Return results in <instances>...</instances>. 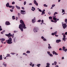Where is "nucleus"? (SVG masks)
Listing matches in <instances>:
<instances>
[{"mask_svg": "<svg viewBox=\"0 0 67 67\" xmlns=\"http://www.w3.org/2000/svg\"><path fill=\"white\" fill-rule=\"evenodd\" d=\"M20 23L21 24L19 25V28L20 29L22 32L23 31V29H26L25 26V25L24 24V21L22 20H21L20 21Z\"/></svg>", "mask_w": 67, "mask_h": 67, "instance_id": "nucleus-1", "label": "nucleus"}, {"mask_svg": "<svg viewBox=\"0 0 67 67\" xmlns=\"http://www.w3.org/2000/svg\"><path fill=\"white\" fill-rule=\"evenodd\" d=\"M7 43L9 44H10L12 43V38L11 37H10L9 39L8 40Z\"/></svg>", "mask_w": 67, "mask_h": 67, "instance_id": "nucleus-2", "label": "nucleus"}, {"mask_svg": "<svg viewBox=\"0 0 67 67\" xmlns=\"http://www.w3.org/2000/svg\"><path fill=\"white\" fill-rule=\"evenodd\" d=\"M62 25L63 26V27L64 29H65L66 27H67V25L66 24H64V23L62 22Z\"/></svg>", "mask_w": 67, "mask_h": 67, "instance_id": "nucleus-3", "label": "nucleus"}, {"mask_svg": "<svg viewBox=\"0 0 67 67\" xmlns=\"http://www.w3.org/2000/svg\"><path fill=\"white\" fill-rule=\"evenodd\" d=\"M38 30V28L37 27H35L33 30V31L34 32H37V30Z\"/></svg>", "mask_w": 67, "mask_h": 67, "instance_id": "nucleus-4", "label": "nucleus"}, {"mask_svg": "<svg viewBox=\"0 0 67 67\" xmlns=\"http://www.w3.org/2000/svg\"><path fill=\"white\" fill-rule=\"evenodd\" d=\"M5 36L8 37V38L10 37H12V34H11V33H9L8 34H5Z\"/></svg>", "mask_w": 67, "mask_h": 67, "instance_id": "nucleus-5", "label": "nucleus"}, {"mask_svg": "<svg viewBox=\"0 0 67 67\" xmlns=\"http://www.w3.org/2000/svg\"><path fill=\"white\" fill-rule=\"evenodd\" d=\"M5 24L6 25H10V23L8 21H6L5 22Z\"/></svg>", "mask_w": 67, "mask_h": 67, "instance_id": "nucleus-6", "label": "nucleus"}, {"mask_svg": "<svg viewBox=\"0 0 67 67\" xmlns=\"http://www.w3.org/2000/svg\"><path fill=\"white\" fill-rule=\"evenodd\" d=\"M32 23H34L36 22V21H35V17L34 19H32Z\"/></svg>", "mask_w": 67, "mask_h": 67, "instance_id": "nucleus-7", "label": "nucleus"}, {"mask_svg": "<svg viewBox=\"0 0 67 67\" xmlns=\"http://www.w3.org/2000/svg\"><path fill=\"white\" fill-rule=\"evenodd\" d=\"M34 4H35L37 6V5H38V3H37V2H36V0H34Z\"/></svg>", "mask_w": 67, "mask_h": 67, "instance_id": "nucleus-8", "label": "nucleus"}, {"mask_svg": "<svg viewBox=\"0 0 67 67\" xmlns=\"http://www.w3.org/2000/svg\"><path fill=\"white\" fill-rule=\"evenodd\" d=\"M53 55H54V54H55L56 55H58V54L56 52H55V51H53Z\"/></svg>", "mask_w": 67, "mask_h": 67, "instance_id": "nucleus-9", "label": "nucleus"}, {"mask_svg": "<svg viewBox=\"0 0 67 67\" xmlns=\"http://www.w3.org/2000/svg\"><path fill=\"white\" fill-rule=\"evenodd\" d=\"M60 42H61L60 40H56V42L57 43H59Z\"/></svg>", "mask_w": 67, "mask_h": 67, "instance_id": "nucleus-10", "label": "nucleus"}, {"mask_svg": "<svg viewBox=\"0 0 67 67\" xmlns=\"http://www.w3.org/2000/svg\"><path fill=\"white\" fill-rule=\"evenodd\" d=\"M47 65L46 66V67H50V66H50V64L49 63H47Z\"/></svg>", "mask_w": 67, "mask_h": 67, "instance_id": "nucleus-11", "label": "nucleus"}, {"mask_svg": "<svg viewBox=\"0 0 67 67\" xmlns=\"http://www.w3.org/2000/svg\"><path fill=\"white\" fill-rule=\"evenodd\" d=\"M9 5H9V3L8 2L7 3L6 5L7 7H9Z\"/></svg>", "mask_w": 67, "mask_h": 67, "instance_id": "nucleus-12", "label": "nucleus"}, {"mask_svg": "<svg viewBox=\"0 0 67 67\" xmlns=\"http://www.w3.org/2000/svg\"><path fill=\"white\" fill-rule=\"evenodd\" d=\"M2 65H3L4 67H6V66H7V64L5 63V62H4Z\"/></svg>", "mask_w": 67, "mask_h": 67, "instance_id": "nucleus-13", "label": "nucleus"}, {"mask_svg": "<svg viewBox=\"0 0 67 67\" xmlns=\"http://www.w3.org/2000/svg\"><path fill=\"white\" fill-rule=\"evenodd\" d=\"M31 10H32V11H34L35 10V8L34 7H32Z\"/></svg>", "mask_w": 67, "mask_h": 67, "instance_id": "nucleus-14", "label": "nucleus"}, {"mask_svg": "<svg viewBox=\"0 0 67 67\" xmlns=\"http://www.w3.org/2000/svg\"><path fill=\"white\" fill-rule=\"evenodd\" d=\"M16 7L18 9H20V7L16 5Z\"/></svg>", "mask_w": 67, "mask_h": 67, "instance_id": "nucleus-15", "label": "nucleus"}, {"mask_svg": "<svg viewBox=\"0 0 67 67\" xmlns=\"http://www.w3.org/2000/svg\"><path fill=\"white\" fill-rule=\"evenodd\" d=\"M62 48H63L62 50L63 51H65V48H66V47H65L64 46Z\"/></svg>", "mask_w": 67, "mask_h": 67, "instance_id": "nucleus-16", "label": "nucleus"}, {"mask_svg": "<svg viewBox=\"0 0 67 67\" xmlns=\"http://www.w3.org/2000/svg\"><path fill=\"white\" fill-rule=\"evenodd\" d=\"M6 57H11V56L10 55V54H7V55L6 56Z\"/></svg>", "mask_w": 67, "mask_h": 67, "instance_id": "nucleus-17", "label": "nucleus"}, {"mask_svg": "<svg viewBox=\"0 0 67 67\" xmlns=\"http://www.w3.org/2000/svg\"><path fill=\"white\" fill-rule=\"evenodd\" d=\"M45 13V12H44L43 11H42V13L41 14V15H43V14H44Z\"/></svg>", "mask_w": 67, "mask_h": 67, "instance_id": "nucleus-18", "label": "nucleus"}, {"mask_svg": "<svg viewBox=\"0 0 67 67\" xmlns=\"http://www.w3.org/2000/svg\"><path fill=\"white\" fill-rule=\"evenodd\" d=\"M2 55H1L0 56V60H2Z\"/></svg>", "mask_w": 67, "mask_h": 67, "instance_id": "nucleus-19", "label": "nucleus"}, {"mask_svg": "<svg viewBox=\"0 0 67 67\" xmlns=\"http://www.w3.org/2000/svg\"><path fill=\"white\" fill-rule=\"evenodd\" d=\"M15 16H12V18L13 20H15Z\"/></svg>", "mask_w": 67, "mask_h": 67, "instance_id": "nucleus-20", "label": "nucleus"}, {"mask_svg": "<svg viewBox=\"0 0 67 67\" xmlns=\"http://www.w3.org/2000/svg\"><path fill=\"white\" fill-rule=\"evenodd\" d=\"M63 40L64 41H66V38H63Z\"/></svg>", "mask_w": 67, "mask_h": 67, "instance_id": "nucleus-21", "label": "nucleus"}, {"mask_svg": "<svg viewBox=\"0 0 67 67\" xmlns=\"http://www.w3.org/2000/svg\"><path fill=\"white\" fill-rule=\"evenodd\" d=\"M58 14V13H57V12H55L54 13L53 15H56V14Z\"/></svg>", "mask_w": 67, "mask_h": 67, "instance_id": "nucleus-22", "label": "nucleus"}, {"mask_svg": "<svg viewBox=\"0 0 67 67\" xmlns=\"http://www.w3.org/2000/svg\"><path fill=\"white\" fill-rule=\"evenodd\" d=\"M2 41H5V39L3 38H2L1 39V40Z\"/></svg>", "mask_w": 67, "mask_h": 67, "instance_id": "nucleus-23", "label": "nucleus"}, {"mask_svg": "<svg viewBox=\"0 0 67 67\" xmlns=\"http://www.w3.org/2000/svg\"><path fill=\"white\" fill-rule=\"evenodd\" d=\"M49 20H52V17L50 16L49 17Z\"/></svg>", "mask_w": 67, "mask_h": 67, "instance_id": "nucleus-24", "label": "nucleus"}, {"mask_svg": "<svg viewBox=\"0 0 67 67\" xmlns=\"http://www.w3.org/2000/svg\"><path fill=\"white\" fill-rule=\"evenodd\" d=\"M54 65H55V66H56V65H57V62H54Z\"/></svg>", "mask_w": 67, "mask_h": 67, "instance_id": "nucleus-25", "label": "nucleus"}, {"mask_svg": "<svg viewBox=\"0 0 67 67\" xmlns=\"http://www.w3.org/2000/svg\"><path fill=\"white\" fill-rule=\"evenodd\" d=\"M4 32H5V30H4L2 31V32H1V34H3Z\"/></svg>", "mask_w": 67, "mask_h": 67, "instance_id": "nucleus-26", "label": "nucleus"}, {"mask_svg": "<svg viewBox=\"0 0 67 67\" xmlns=\"http://www.w3.org/2000/svg\"><path fill=\"white\" fill-rule=\"evenodd\" d=\"M21 12H25V10H21L20 11Z\"/></svg>", "mask_w": 67, "mask_h": 67, "instance_id": "nucleus-27", "label": "nucleus"}, {"mask_svg": "<svg viewBox=\"0 0 67 67\" xmlns=\"http://www.w3.org/2000/svg\"><path fill=\"white\" fill-rule=\"evenodd\" d=\"M37 67H40V66H41V64H38L37 65Z\"/></svg>", "mask_w": 67, "mask_h": 67, "instance_id": "nucleus-28", "label": "nucleus"}, {"mask_svg": "<svg viewBox=\"0 0 67 67\" xmlns=\"http://www.w3.org/2000/svg\"><path fill=\"white\" fill-rule=\"evenodd\" d=\"M13 41H14V43H15V38L14 39V40H13Z\"/></svg>", "mask_w": 67, "mask_h": 67, "instance_id": "nucleus-29", "label": "nucleus"}, {"mask_svg": "<svg viewBox=\"0 0 67 67\" xmlns=\"http://www.w3.org/2000/svg\"><path fill=\"white\" fill-rule=\"evenodd\" d=\"M63 38H66V35H65V34H63Z\"/></svg>", "mask_w": 67, "mask_h": 67, "instance_id": "nucleus-30", "label": "nucleus"}, {"mask_svg": "<svg viewBox=\"0 0 67 67\" xmlns=\"http://www.w3.org/2000/svg\"><path fill=\"white\" fill-rule=\"evenodd\" d=\"M48 48L49 49H51V48H52V47L51 46H49L48 47Z\"/></svg>", "mask_w": 67, "mask_h": 67, "instance_id": "nucleus-31", "label": "nucleus"}, {"mask_svg": "<svg viewBox=\"0 0 67 67\" xmlns=\"http://www.w3.org/2000/svg\"><path fill=\"white\" fill-rule=\"evenodd\" d=\"M44 7H47V5H46V4H44L43 5Z\"/></svg>", "mask_w": 67, "mask_h": 67, "instance_id": "nucleus-32", "label": "nucleus"}, {"mask_svg": "<svg viewBox=\"0 0 67 67\" xmlns=\"http://www.w3.org/2000/svg\"><path fill=\"white\" fill-rule=\"evenodd\" d=\"M20 13H21V14H25V13H22V12H21Z\"/></svg>", "mask_w": 67, "mask_h": 67, "instance_id": "nucleus-33", "label": "nucleus"}, {"mask_svg": "<svg viewBox=\"0 0 67 67\" xmlns=\"http://www.w3.org/2000/svg\"><path fill=\"white\" fill-rule=\"evenodd\" d=\"M43 41H47V40H46V39L44 38L43 39Z\"/></svg>", "mask_w": 67, "mask_h": 67, "instance_id": "nucleus-34", "label": "nucleus"}, {"mask_svg": "<svg viewBox=\"0 0 67 67\" xmlns=\"http://www.w3.org/2000/svg\"><path fill=\"white\" fill-rule=\"evenodd\" d=\"M14 6H13L12 7V10H13V9H14Z\"/></svg>", "mask_w": 67, "mask_h": 67, "instance_id": "nucleus-35", "label": "nucleus"}, {"mask_svg": "<svg viewBox=\"0 0 67 67\" xmlns=\"http://www.w3.org/2000/svg\"><path fill=\"white\" fill-rule=\"evenodd\" d=\"M57 32L55 31V32L54 33V35H56V34H57Z\"/></svg>", "mask_w": 67, "mask_h": 67, "instance_id": "nucleus-36", "label": "nucleus"}, {"mask_svg": "<svg viewBox=\"0 0 67 67\" xmlns=\"http://www.w3.org/2000/svg\"><path fill=\"white\" fill-rule=\"evenodd\" d=\"M2 29H1V26H0V31H2Z\"/></svg>", "mask_w": 67, "mask_h": 67, "instance_id": "nucleus-37", "label": "nucleus"}, {"mask_svg": "<svg viewBox=\"0 0 67 67\" xmlns=\"http://www.w3.org/2000/svg\"><path fill=\"white\" fill-rule=\"evenodd\" d=\"M30 53V51H27L26 52V53Z\"/></svg>", "mask_w": 67, "mask_h": 67, "instance_id": "nucleus-38", "label": "nucleus"}, {"mask_svg": "<svg viewBox=\"0 0 67 67\" xmlns=\"http://www.w3.org/2000/svg\"><path fill=\"white\" fill-rule=\"evenodd\" d=\"M48 14L49 15H51V12H49L48 13Z\"/></svg>", "mask_w": 67, "mask_h": 67, "instance_id": "nucleus-39", "label": "nucleus"}, {"mask_svg": "<svg viewBox=\"0 0 67 67\" xmlns=\"http://www.w3.org/2000/svg\"><path fill=\"white\" fill-rule=\"evenodd\" d=\"M13 7V6H10V5H9V6L8 7L9 8H12V7Z\"/></svg>", "mask_w": 67, "mask_h": 67, "instance_id": "nucleus-40", "label": "nucleus"}, {"mask_svg": "<svg viewBox=\"0 0 67 67\" xmlns=\"http://www.w3.org/2000/svg\"><path fill=\"white\" fill-rule=\"evenodd\" d=\"M49 55H50V56H51V57H53V55L51 54H50Z\"/></svg>", "mask_w": 67, "mask_h": 67, "instance_id": "nucleus-41", "label": "nucleus"}, {"mask_svg": "<svg viewBox=\"0 0 67 67\" xmlns=\"http://www.w3.org/2000/svg\"><path fill=\"white\" fill-rule=\"evenodd\" d=\"M10 54H12V55H14V54H15V53H11Z\"/></svg>", "mask_w": 67, "mask_h": 67, "instance_id": "nucleus-42", "label": "nucleus"}, {"mask_svg": "<svg viewBox=\"0 0 67 67\" xmlns=\"http://www.w3.org/2000/svg\"><path fill=\"white\" fill-rule=\"evenodd\" d=\"M41 20H39L37 21V22H41Z\"/></svg>", "mask_w": 67, "mask_h": 67, "instance_id": "nucleus-43", "label": "nucleus"}, {"mask_svg": "<svg viewBox=\"0 0 67 67\" xmlns=\"http://www.w3.org/2000/svg\"><path fill=\"white\" fill-rule=\"evenodd\" d=\"M26 1H25L24 2V5H25V4H26Z\"/></svg>", "mask_w": 67, "mask_h": 67, "instance_id": "nucleus-44", "label": "nucleus"}, {"mask_svg": "<svg viewBox=\"0 0 67 67\" xmlns=\"http://www.w3.org/2000/svg\"><path fill=\"white\" fill-rule=\"evenodd\" d=\"M15 4V2H13L12 3V4Z\"/></svg>", "mask_w": 67, "mask_h": 67, "instance_id": "nucleus-45", "label": "nucleus"}, {"mask_svg": "<svg viewBox=\"0 0 67 67\" xmlns=\"http://www.w3.org/2000/svg\"><path fill=\"white\" fill-rule=\"evenodd\" d=\"M56 16H53V19H54V18H56Z\"/></svg>", "mask_w": 67, "mask_h": 67, "instance_id": "nucleus-46", "label": "nucleus"}, {"mask_svg": "<svg viewBox=\"0 0 67 67\" xmlns=\"http://www.w3.org/2000/svg\"><path fill=\"white\" fill-rule=\"evenodd\" d=\"M65 22H67V19H65Z\"/></svg>", "mask_w": 67, "mask_h": 67, "instance_id": "nucleus-47", "label": "nucleus"}, {"mask_svg": "<svg viewBox=\"0 0 67 67\" xmlns=\"http://www.w3.org/2000/svg\"><path fill=\"white\" fill-rule=\"evenodd\" d=\"M47 53L48 54H49V55L50 54V52L48 51V52H47Z\"/></svg>", "mask_w": 67, "mask_h": 67, "instance_id": "nucleus-48", "label": "nucleus"}, {"mask_svg": "<svg viewBox=\"0 0 67 67\" xmlns=\"http://www.w3.org/2000/svg\"><path fill=\"white\" fill-rule=\"evenodd\" d=\"M55 6V5H52V7H54Z\"/></svg>", "mask_w": 67, "mask_h": 67, "instance_id": "nucleus-49", "label": "nucleus"}, {"mask_svg": "<svg viewBox=\"0 0 67 67\" xmlns=\"http://www.w3.org/2000/svg\"><path fill=\"white\" fill-rule=\"evenodd\" d=\"M39 11H40V12H42V11L41 9H39Z\"/></svg>", "mask_w": 67, "mask_h": 67, "instance_id": "nucleus-50", "label": "nucleus"}, {"mask_svg": "<svg viewBox=\"0 0 67 67\" xmlns=\"http://www.w3.org/2000/svg\"><path fill=\"white\" fill-rule=\"evenodd\" d=\"M21 15V14H20V13H18V16H20Z\"/></svg>", "mask_w": 67, "mask_h": 67, "instance_id": "nucleus-51", "label": "nucleus"}, {"mask_svg": "<svg viewBox=\"0 0 67 67\" xmlns=\"http://www.w3.org/2000/svg\"><path fill=\"white\" fill-rule=\"evenodd\" d=\"M67 49H65V50L64 49V51H65V52H67Z\"/></svg>", "mask_w": 67, "mask_h": 67, "instance_id": "nucleus-52", "label": "nucleus"}, {"mask_svg": "<svg viewBox=\"0 0 67 67\" xmlns=\"http://www.w3.org/2000/svg\"><path fill=\"white\" fill-rule=\"evenodd\" d=\"M53 20H57L56 18H53Z\"/></svg>", "mask_w": 67, "mask_h": 67, "instance_id": "nucleus-53", "label": "nucleus"}, {"mask_svg": "<svg viewBox=\"0 0 67 67\" xmlns=\"http://www.w3.org/2000/svg\"><path fill=\"white\" fill-rule=\"evenodd\" d=\"M52 35H53V36L54 35H55V34H54V33H52Z\"/></svg>", "mask_w": 67, "mask_h": 67, "instance_id": "nucleus-54", "label": "nucleus"}, {"mask_svg": "<svg viewBox=\"0 0 67 67\" xmlns=\"http://www.w3.org/2000/svg\"><path fill=\"white\" fill-rule=\"evenodd\" d=\"M41 38L42 39H44V37L42 36L41 37Z\"/></svg>", "mask_w": 67, "mask_h": 67, "instance_id": "nucleus-55", "label": "nucleus"}, {"mask_svg": "<svg viewBox=\"0 0 67 67\" xmlns=\"http://www.w3.org/2000/svg\"><path fill=\"white\" fill-rule=\"evenodd\" d=\"M65 12V11L64 10H62V13H63V12Z\"/></svg>", "mask_w": 67, "mask_h": 67, "instance_id": "nucleus-56", "label": "nucleus"}, {"mask_svg": "<svg viewBox=\"0 0 67 67\" xmlns=\"http://www.w3.org/2000/svg\"><path fill=\"white\" fill-rule=\"evenodd\" d=\"M55 36L56 37H58V35H55Z\"/></svg>", "mask_w": 67, "mask_h": 67, "instance_id": "nucleus-57", "label": "nucleus"}, {"mask_svg": "<svg viewBox=\"0 0 67 67\" xmlns=\"http://www.w3.org/2000/svg\"><path fill=\"white\" fill-rule=\"evenodd\" d=\"M16 20H18V17H16Z\"/></svg>", "mask_w": 67, "mask_h": 67, "instance_id": "nucleus-58", "label": "nucleus"}, {"mask_svg": "<svg viewBox=\"0 0 67 67\" xmlns=\"http://www.w3.org/2000/svg\"><path fill=\"white\" fill-rule=\"evenodd\" d=\"M21 8L23 10H24V8L23 7H22Z\"/></svg>", "mask_w": 67, "mask_h": 67, "instance_id": "nucleus-59", "label": "nucleus"}, {"mask_svg": "<svg viewBox=\"0 0 67 67\" xmlns=\"http://www.w3.org/2000/svg\"><path fill=\"white\" fill-rule=\"evenodd\" d=\"M62 48H60L59 49V51H62Z\"/></svg>", "mask_w": 67, "mask_h": 67, "instance_id": "nucleus-60", "label": "nucleus"}, {"mask_svg": "<svg viewBox=\"0 0 67 67\" xmlns=\"http://www.w3.org/2000/svg\"><path fill=\"white\" fill-rule=\"evenodd\" d=\"M41 22L42 23H43V22H44V20H41Z\"/></svg>", "mask_w": 67, "mask_h": 67, "instance_id": "nucleus-61", "label": "nucleus"}, {"mask_svg": "<svg viewBox=\"0 0 67 67\" xmlns=\"http://www.w3.org/2000/svg\"><path fill=\"white\" fill-rule=\"evenodd\" d=\"M34 64H33L32 65V67H34Z\"/></svg>", "mask_w": 67, "mask_h": 67, "instance_id": "nucleus-62", "label": "nucleus"}, {"mask_svg": "<svg viewBox=\"0 0 67 67\" xmlns=\"http://www.w3.org/2000/svg\"><path fill=\"white\" fill-rule=\"evenodd\" d=\"M64 59V57H62V59Z\"/></svg>", "mask_w": 67, "mask_h": 67, "instance_id": "nucleus-63", "label": "nucleus"}, {"mask_svg": "<svg viewBox=\"0 0 67 67\" xmlns=\"http://www.w3.org/2000/svg\"><path fill=\"white\" fill-rule=\"evenodd\" d=\"M65 35H67V32H66L65 33Z\"/></svg>", "mask_w": 67, "mask_h": 67, "instance_id": "nucleus-64", "label": "nucleus"}]
</instances>
